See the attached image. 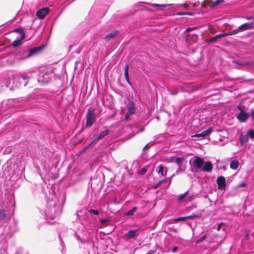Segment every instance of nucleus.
Listing matches in <instances>:
<instances>
[{"label":"nucleus","instance_id":"6e6552de","mask_svg":"<svg viewBox=\"0 0 254 254\" xmlns=\"http://www.w3.org/2000/svg\"><path fill=\"white\" fill-rule=\"evenodd\" d=\"M137 232V230H130L124 235V238L127 240L132 239L135 236Z\"/></svg>","mask_w":254,"mask_h":254},{"label":"nucleus","instance_id":"20e7f679","mask_svg":"<svg viewBox=\"0 0 254 254\" xmlns=\"http://www.w3.org/2000/svg\"><path fill=\"white\" fill-rule=\"evenodd\" d=\"M49 11L48 7H44L38 10L36 12V16L40 19H43Z\"/></svg>","mask_w":254,"mask_h":254},{"label":"nucleus","instance_id":"4d7b16f0","mask_svg":"<svg viewBox=\"0 0 254 254\" xmlns=\"http://www.w3.org/2000/svg\"><path fill=\"white\" fill-rule=\"evenodd\" d=\"M171 158H173L174 159V158H175V157H172Z\"/></svg>","mask_w":254,"mask_h":254},{"label":"nucleus","instance_id":"0eeeda50","mask_svg":"<svg viewBox=\"0 0 254 254\" xmlns=\"http://www.w3.org/2000/svg\"><path fill=\"white\" fill-rule=\"evenodd\" d=\"M249 117V115L244 110H242L237 116V119L241 123L245 122Z\"/></svg>","mask_w":254,"mask_h":254},{"label":"nucleus","instance_id":"7ed1b4c3","mask_svg":"<svg viewBox=\"0 0 254 254\" xmlns=\"http://www.w3.org/2000/svg\"><path fill=\"white\" fill-rule=\"evenodd\" d=\"M194 160L192 163V166L195 169H199L201 168L204 165V161L203 158H201L197 156H194Z\"/></svg>","mask_w":254,"mask_h":254},{"label":"nucleus","instance_id":"58836bf2","mask_svg":"<svg viewBox=\"0 0 254 254\" xmlns=\"http://www.w3.org/2000/svg\"><path fill=\"white\" fill-rule=\"evenodd\" d=\"M98 141H95V139L88 145V146H87V148H89L90 147H91L92 145H93V144H94L96 142H97Z\"/></svg>","mask_w":254,"mask_h":254},{"label":"nucleus","instance_id":"a211bd4d","mask_svg":"<svg viewBox=\"0 0 254 254\" xmlns=\"http://www.w3.org/2000/svg\"><path fill=\"white\" fill-rule=\"evenodd\" d=\"M14 31L16 32L19 33L21 34V40H23L25 37V33L23 32V29L21 28H18L15 29Z\"/></svg>","mask_w":254,"mask_h":254},{"label":"nucleus","instance_id":"b1692460","mask_svg":"<svg viewBox=\"0 0 254 254\" xmlns=\"http://www.w3.org/2000/svg\"><path fill=\"white\" fill-rule=\"evenodd\" d=\"M184 160V158H181V157H177L176 158V163L179 165V166H180L183 162Z\"/></svg>","mask_w":254,"mask_h":254},{"label":"nucleus","instance_id":"bb28decb","mask_svg":"<svg viewBox=\"0 0 254 254\" xmlns=\"http://www.w3.org/2000/svg\"><path fill=\"white\" fill-rule=\"evenodd\" d=\"M167 179H163V180H160V181H159L157 184L156 185L154 186V189H157V188H158L163 183H166L167 182Z\"/></svg>","mask_w":254,"mask_h":254},{"label":"nucleus","instance_id":"f704fd0d","mask_svg":"<svg viewBox=\"0 0 254 254\" xmlns=\"http://www.w3.org/2000/svg\"><path fill=\"white\" fill-rule=\"evenodd\" d=\"M186 220V217H178V218H177L175 219V221H176V222L181 221H185Z\"/></svg>","mask_w":254,"mask_h":254},{"label":"nucleus","instance_id":"603ef678","mask_svg":"<svg viewBox=\"0 0 254 254\" xmlns=\"http://www.w3.org/2000/svg\"><path fill=\"white\" fill-rule=\"evenodd\" d=\"M252 17H250V18H247L248 19H252Z\"/></svg>","mask_w":254,"mask_h":254},{"label":"nucleus","instance_id":"39448f33","mask_svg":"<svg viewBox=\"0 0 254 254\" xmlns=\"http://www.w3.org/2000/svg\"><path fill=\"white\" fill-rule=\"evenodd\" d=\"M45 45H43L39 47H35L34 48L30 49L27 57H30L32 55H35L41 52L45 48Z\"/></svg>","mask_w":254,"mask_h":254},{"label":"nucleus","instance_id":"7c9ffc66","mask_svg":"<svg viewBox=\"0 0 254 254\" xmlns=\"http://www.w3.org/2000/svg\"><path fill=\"white\" fill-rule=\"evenodd\" d=\"M168 5L166 4H153V6L154 7H165Z\"/></svg>","mask_w":254,"mask_h":254},{"label":"nucleus","instance_id":"dca6fc26","mask_svg":"<svg viewBox=\"0 0 254 254\" xmlns=\"http://www.w3.org/2000/svg\"><path fill=\"white\" fill-rule=\"evenodd\" d=\"M248 140V137L247 135L241 133L240 135V142L242 146H243Z\"/></svg>","mask_w":254,"mask_h":254},{"label":"nucleus","instance_id":"c9c22d12","mask_svg":"<svg viewBox=\"0 0 254 254\" xmlns=\"http://www.w3.org/2000/svg\"><path fill=\"white\" fill-rule=\"evenodd\" d=\"M89 212L91 214H95V215H98L99 214V211L97 210L92 209V210L89 211Z\"/></svg>","mask_w":254,"mask_h":254},{"label":"nucleus","instance_id":"aec40b11","mask_svg":"<svg viewBox=\"0 0 254 254\" xmlns=\"http://www.w3.org/2000/svg\"><path fill=\"white\" fill-rule=\"evenodd\" d=\"M159 170L158 171V174H161L162 176L166 175V171L164 173V166L162 165H160L158 167Z\"/></svg>","mask_w":254,"mask_h":254},{"label":"nucleus","instance_id":"ea45409f","mask_svg":"<svg viewBox=\"0 0 254 254\" xmlns=\"http://www.w3.org/2000/svg\"><path fill=\"white\" fill-rule=\"evenodd\" d=\"M150 145H148V144H146L144 146V147L143 148V150H147L150 147Z\"/></svg>","mask_w":254,"mask_h":254},{"label":"nucleus","instance_id":"79ce46f5","mask_svg":"<svg viewBox=\"0 0 254 254\" xmlns=\"http://www.w3.org/2000/svg\"><path fill=\"white\" fill-rule=\"evenodd\" d=\"M244 107H242L240 105H239L237 106V108L240 110L241 111H242V110H244Z\"/></svg>","mask_w":254,"mask_h":254},{"label":"nucleus","instance_id":"f3484780","mask_svg":"<svg viewBox=\"0 0 254 254\" xmlns=\"http://www.w3.org/2000/svg\"><path fill=\"white\" fill-rule=\"evenodd\" d=\"M239 166V162L237 160L232 161L230 165V167L232 169H237Z\"/></svg>","mask_w":254,"mask_h":254},{"label":"nucleus","instance_id":"f257e3e1","mask_svg":"<svg viewBox=\"0 0 254 254\" xmlns=\"http://www.w3.org/2000/svg\"><path fill=\"white\" fill-rule=\"evenodd\" d=\"M96 118L94 109L92 107H89L87 110V114L86 115V121L85 127H91L92 126V125L95 122Z\"/></svg>","mask_w":254,"mask_h":254},{"label":"nucleus","instance_id":"6ab92c4d","mask_svg":"<svg viewBox=\"0 0 254 254\" xmlns=\"http://www.w3.org/2000/svg\"><path fill=\"white\" fill-rule=\"evenodd\" d=\"M22 40H21V38H20L19 39H17V40H14L13 43H12L11 45L14 47V48H16L18 46H19L20 45H21L22 44Z\"/></svg>","mask_w":254,"mask_h":254},{"label":"nucleus","instance_id":"f03ea898","mask_svg":"<svg viewBox=\"0 0 254 254\" xmlns=\"http://www.w3.org/2000/svg\"><path fill=\"white\" fill-rule=\"evenodd\" d=\"M127 113L125 116V119L127 120L129 117L135 113V104L132 101H129L127 105Z\"/></svg>","mask_w":254,"mask_h":254},{"label":"nucleus","instance_id":"c756f323","mask_svg":"<svg viewBox=\"0 0 254 254\" xmlns=\"http://www.w3.org/2000/svg\"><path fill=\"white\" fill-rule=\"evenodd\" d=\"M29 79V77H27V76H21L20 78H19V80L20 79H22L23 80H24V83H23V85L24 86H25L27 84V80Z\"/></svg>","mask_w":254,"mask_h":254},{"label":"nucleus","instance_id":"72a5a7b5","mask_svg":"<svg viewBox=\"0 0 254 254\" xmlns=\"http://www.w3.org/2000/svg\"><path fill=\"white\" fill-rule=\"evenodd\" d=\"M177 14L178 15H192V13H191V12H178L177 13Z\"/></svg>","mask_w":254,"mask_h":254},{"label":"nucleus","instance_id":"3c124183","mask_svg":"<svg viewBox=\"0 0 254 254\" xmlns=\"http://www.w3.org/2000/svg\"><path fill=\"white\" fill-rule=\"evenodd\" d=\"M114 115H112L111 116V118H113L114 117Z\"/></svg>","mask_w":254,"mask_h":254},{"label":"nucleus","instance_id":"a878e982","mask_svg":"<svg viewBox=\"0 0 254 254\" xmlns=\"http://www.w3.org/2000/svg\"><path fill=\"white\" fill-rule=\"evenodd\" d=\"M240 31H240V30H239V28H238L237 29L233 30V31H232L229 33H227L228 36H231V35L237 34Z\"/></svg>","mask_w":254,"mask_h":254},{"label":"nucleus","instance_id":"a19ab883","mask_svg":"<svg viewBox=\"0 0 254 254\" xmlns=\"http://www.w3.org/2000/svg\"><path fill=\"white\" fill-rule=\"evenodd\" d=\"M247 186L246 184L245 183H242L239 185V187H245Z\"/></svg>","mask_w":254,"mask_h":254},{"label":"nucleus","instance_id":"412c9836","mask_svg":"<svg viewBox=\"0 0 254 254\" xmlns=\"http://www.w3.org/2000/svg\"><path fill=\"white\" fill-rule=\"evenodd\" d=\"M137 207H133L131 210L127 211L126 213V215L127 216H132L133 215L134 213L136 211Z\"/></svg>","mask_w":254,"mask_h":254},{"label":"nucleus","instance_id":"4468645a","mask_svg":"<svg viewBox=\"0 0 254 254\" xmlns=\"http://www.w3.org/2000/svg\"><path fill=\"white\" fill-rule=\"evenodd\" d=\"M128 68H129L128 64H126L125 65L124 75H125V79H126L127 82L128 83V84H129L131 86V83L130 82L129 79Z\"/></svg>","mask_w":254,"mask_h":254},{"label":"nucleus","instance_id":"ddd939ff","mask_svg":"<svg viewBox=\"0 0 254 254\" xmlns=\"http://www.w3.org/2000/svg\"><path fill=\"white\" fill-rule=\"evenodd\" d=\"M212 131V129L211 127H209L208 129L204 130L201 133L196 134L194 135V136L196 137H204L207 136L208 134H210Z\"/></svg>","mask_w":254,"mask_h":254},{"label":"nucleus","instance_id":"cd10ccee","mask_svg":"<svg viewBox=\"0 0 254 254\" xmlns=\"http://www.w3.org/2000/svg\"><path fill=\"white\" fill-rule=\"evenodd\" d=\"M218 40V39L217 36H215V37H211V38H210L207 41V42L208 43H214V42H216Z\"/></svg>","mask_w":254,"mask_h":254},{"label":"nucleus","instance_id":"423d86ee","mask_svg":"<svg viewBox=\"0 0 254 254\" xmlns=\"http://www.w3.org/2000/svg\"><path fill=\"white\" fill-rule=\"evenodd\" d=\"M217 183L218 188L219 190H223L226 187V179L223 176H220L217 179Z\"/></svg>","mask_w":254,"mask_h":254},{"label":"nucleus","instance_id":"1a4fd4ad","mask_svg":"<svg viewBox=\"0 0 254 254\" xmlns=\"http://www.w3.org/2000/svg\"><path fill=\"white\" fill-rule=\"evenodd\" d=\"M213 169V165L210 161L204 162L202 170L206 172H210Z\"/></svg>","mask_w":254,"mask_h":254},{"label":"nucleus","instance_id":"37998d69","mask_svg":"<svg viewBox=\"0 0 254 254\" xmlns=\"http://www.w3.org/2000/svg\"><path fill=\"white\" fill-rule=\"evenodd\" d=\"M251 116L254 119V109L251 110Z\"/></svg>","mask_w":254,"mask_h":254},{"label":"nucleus","instance_id":"2f4dec72","mask_svg":"<svg viewBox=\"0 0 254 254\" xmlns=\"http://www.w3.org/2000/svg\"><path fill=\"white\" fill-rule=\"evenodd\" d=\"M218 39H220V38H223L224 37H226V36H228V34L227 33H221V34H220L219 35H216Z\"/></svg>","mask_w":254,"mask_h":254},{"label":"nucleus","instance_id":"c85d7f7f","mask_svg":"<svg viewBox=\"0 0 254 254\" xmlns=\"http://www.w3.org/2000/svg\"><path fill=\"white\" fill-rule=\"evenodd\" d=\"M199 27H199V26H194V27H188V28H187L186 29V30L184 32V33H185L186 32H190L191 31L197 29L199 28Z\"/></svg>","mask_w":254,"mask_h":254},{"label":"nucleus","instance_id":"8fccbe9b","mask_svg":"<svg viewBox=\"0 0 254 254\" xmlns=\"http://www.w3.org/2000/svg\"><path fill=\"white\" fill-rule=\"evenodd\" d=\"M171 94H172V95H175L176 94L175 93H172V92H171Z\"/></svg>","mask_w":254,"mask_h":254},{"label":"nucleus","instance_id":"4be33fe9","mask_svg":"<svg viewBox=\"0 0 254 254\" xmlns=\"http://www.w3.org/2000/svg\"><path fill=\"white\" fill-rule=\"evenodd\" d=\"M189 194V191H187L186 192H185L183 194H181V195H180L178 198V201L179 202H181L182 201V200L186 196L188 195Z\"/></svg>","mask_w":254,"mask_h":254},{"label":"nucleus","instance_id":"393cba45","mask_svg":"<svg viewBox=\"0 0 254 254\" xmlns=\"http://www.w3.org/2000/svg\"><path fill=\"white\" fill-rule=\"evenodd\" d=\"M185 217H186V220H187V219H195V218H198L200 217V216L199 215H195V214L189 215V216H185Z\"/></svg>","mask_w":254,"mask_h":254},{"label":"nucleus","instance_id":"473e14b6","mask_svg":"<svg viewBox=\"0 0 254 254\" xmlns=\"http://www.w3.org/2000/svg\"><path fill=\"white\" fill-rule=\"evenodd\" d=\"M147 168L146 167H144L139 172V174L141 175H144L147 172Z\"/></svg>","mask_w":254,"mask_h":254},{"label":"nucleus","instance_id":"864d4df0","mask_svg":"<svg viewBox=\"0 0 254 254\" xmlns=\"http://www.w3.org/2000/svg\"><path fill=\"white\" fill-rule=\"evenodd\" d=\"M212 31H213V30H212V31L211 30H210V32H211V33H212Z\"/></svg>","mask_w":254,"mask_h":254},{"label":"nucleus","instance_id":"5701e85b","mask_svg":"<svg viewBox=\"0 0 254 254\" xmlns=\"http://www.w3.org/2000/svg\"><path fill=\"white\" fill-rule=\"evenodd\" d=\"M6 216L5 210L4 209L0 210V220L4 219Z\"/></svg>","mask_w":254,"mask_h":254},{"label":"nucleus","instance_id":"5fc2aeb1","mask_svg":"<svg viewBox=\"0 0 254 254\" xmlns=\"http://www.w3.org/2000/svg\"><path fill=\"white\" fill-rule=\"evenodd\" d=\"M212 31H213V30H212V31L211 30H210V32H211V33H212Z\"/></svg>","mask_w":254,"mask_h":254},{"label":"nucleus","instance_id":"de8ad7c7","mask_svg":"<svg viewBox=\"0 0 254 254\" xmlns=\"http://www.w3.org/2000/svg\"><path fill=\"white\" fill-rule=\"evenodd\" d=\"M155 252L154 251H149L148 252L147 254H153V253Z\"/></svg>","mask_w":254,"mask_h":254},{"label":"nucleus","instance_id":"9d476101","mask_svg":"<svg viewBox=\"0 0 254 254\" xmlns=\"http://www.w3.org/2000/svg\"><path fill=\"white\" fill-rule=\"evenodd\" d=\"M254 24L253 22L245 23L239 27V30L241 31L247 30L252 29L253 27Z\"/></svg>","mask_w":254,"mask_h":254},{"label":"nucleus","instance_id":"c03bdc74","mask_svg":"<svg viewBox=\"0 0 254 254\" xmlns=\"http://www.w3.org/2000/svg\"><path fill=\"white\" fill-rule=\"evenodd\" d=\"M108 219H102L101 220V223H102V224H104V223H105L106 222H108Z\"/></svg>","mask_w":254,"mask_h":254},{"label":"nucleus","instance_id":"9b49d317","mask_svg":"<svg viewBox=\"0 0 254 254\" xmlns=\"http://www.w3.org/2000/svg\"><path fill=\"white\" fill-rule=\"evenodd\" d=\"M224 1V0H216L215 1L209 0L206 1V4L209 5L210 7H214L216 5L223 3Z\"/></svg>","mask_w":254,"mask_h":254},{"label":"nucleus","instance_id":"2eb2a0df","mask_svg":"<svg viewBox=\"0 0 254 254\" xmlns=\"http://www.w3.org/2000/svg\"><path fill=\"white\" fill-rule=\"evenodd\" d=\"M110 132L109 129H106L103 131L96 138H95V141H99L104 136L107 135Z\"/></svg>","mask_w":254,"mask_h":254},{"label":"nucleus","instance_id":"09e8293b","mask_svg":"<svg viewBox=\"0 0 254 254\" xmlns=\"http://www.w3.org/2000/svg\"><path fill=\"white\" fill-rule=\"evenodd\" d=\"M178 249V248L177 247H175L173 248V251L175 252Z\"/></svg>","mask_w":254,"mask_h":254},{"label":"nucleus","instance_id":"e433bc0d","mask_svg":"<svg viewBox=\"0 0 254 254\" xmlns=\"http://www.w3.org/2000/svg\"><path fill=\"white\" fill-rule=\"evenodd\" d=\"M249 135L251 138H254V129L250 130L249 132Z\"/></svg>","mask_w":254,"mask_h":254},{"label":"nucleus","instance_id":"4c0bfd02","mask_svg":"<svg viewBox=\"0 0 254 254\" xmlns=\"http://www.w3.org/2000/svg\"><path fill=\"white\" fill-rule=\"evenodd\" d=\"M206 235L203 236L200 239L197 240V243H200V242L203 241L206 239Z\"/></svg>","mask_w":254,"mask_h":254},{"label":"nucleus","instance_id":"6e6d98bb","mask_svg":"<svg viewBox=\"0 0 254 254\" xmlns=\"http://www.w3.org/2000/svg\"><path fill=\"white\" fill-rule=\"evenodd\" d=\"M212 31H213V30H212V31L211 30H210V32H211V33H212Z\"/></svg>","mask_w":254,"mask_h":254},{"label":"nucleus","instance_id":"f8f14e48","mask_svg":"<svg viewBox=\"0 0 254 254\" xmlns=\"http://www.w3.org/2000/svg\"><path fill=\"white\" fill-rule=\"evenodd\" d=\"M118 34L119 31L116 30L107 35L105 37H104L103 39L106 41H109L110 40L114 39Z\"/></svg>","mask_w":254,"mask_h":254},{"label":"nucleus","instance_id":"a18cd8bd","mask_svg":"<svg viewBox=\"0 0 254 254\" xmlns=\"http://www.w3.org/2000/svg\"><path fill=\"white\" fill-rule=\"evenodd\" d=\"M194 199V196H190V197H188V199H189V200L190 201H192Z\"/></svg>","mask_w":254,"mask_h":254},{"label":"nucleus","instance_id":"49530a36","mask_svg":"<svg viewBox=\"0 0 254 254\" xmlns=\"http://www.w3.org/2000/svg\"><path fill=\"white\" fill-rule=\"evenodd\" d=\"M221 227H222V224H219L217 226V230L218 231L220 230V229H221Z\"/></svg>","mask_w":254,"mask_h":254}]
</instances>
